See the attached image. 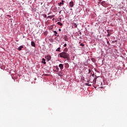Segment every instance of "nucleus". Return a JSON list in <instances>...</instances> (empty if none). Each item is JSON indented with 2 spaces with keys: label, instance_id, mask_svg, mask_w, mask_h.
I'll return each instance as SVG.
<instances>
[{
  "label": "nucleus",
  "instance_id": "f257e3e1",
  "mask_svg": "<svg viewBox=\"0 0 127 127\" xmlns=\"http://www.w3.org/2000/svg\"><path fill=\"white\" fill-rule=\"evenodd\" d=\"M60 57L61 58H64V59H67V60H69V58H70V55L69 54L63 52L59 54Z\"/></svg>",
  "mask_w": 127,
  "mask_h": 127
},
{
  "label": "nucleus",
  "instance_id": "f03ea898",
  "mask_svg": "<svg viewBox=\"0 0 127 127\" xmlns=\"http://www.w3.org/2000/svg\"><path fill=\"white\" fill-rule=\"evenodd\" d=\"M45 59H47V61H50L51 60V56L47 55L45 57Z\"/></svg>",
  "mask_w": 127,
  "mask_h": 127
},
{
  "label": "nucleus",
  "instance_id": "7ed1b4c3",
  "mask_svg": "<svg viewBox=\"0 0 127 127\" xmlns=\"http://www.w3.org/2000/svg\"><path fill=\"white\" fill-rule=\"evenodd\" d=\"M59 67L60 68L61 70H63V68H64V65L63 64H60L59 65Z\"/></svg>",
  "mask_w": 127,
  "mask_h": 127
},
{
  "label": "nucleus",
  "instance_id": "20e7f679",
  "mask_svg": "<svg viewBox=\"0 0 127 127\" xmlns=\"http://www.w3.org/2000/svg\"><path fill=\"white\" fill-rule=\"evenodd\" d=\"M64 41H68V40H69V39L66 35L64 36Z\"/></svg>",
  "mask_w": 127,
  "mask_h": 127
},
{
  "label": "nucleus",
  "instance_id": "39448f33",
  "mask_svg": "<svg viewBox=\"0 0 127 127\" xmlns=\"http://www.w3.org/2000/svg\"><path fill=\"white\" fill-rule=\"evenodd\" d=\"M73 6H74V2L70 1L69 2V6H70V7H73Z\"/></svg>",
  "mask_w": 127,
  "mask_h": 127
},
{
  "label": "nucleus",
  "instance_id": "423d86ee",
  "mask_svg": "<svg viewBox=\"0 0 127 127\" xmlns=\"http://www.w3.org/2000/svg\"><path fill=\"white\" fill-rule=\"evenodd\" d=\"M54 35L55 36H57V37H59V34H58V33H57V31H54ZM58 34V35H57Z\"/></svg>",
  "mask_w": 127,
  "mask_h": 127
},
{
  "label": "nucleus",
  "instance_id": "0eeeda50",
  "mask_svg": "<svg viewBox=\"0 0 127 127\" xmlns=\"http://www.w3.org/2000/svg\"><path fill=\"white\" fill-rule=\"evenodd\" d=\"M62 4H64V0H62V2H60V3H58V5L59 6H61V5Z\"/></svg>",
  "mask_w": 127,
  "mask_h": 127
},
{
  "label": "nucleus",
  "instance_id": "6e6552de",
  "mask_svg": "<svg viewBox=\"0 0 127 127\" xmlns=\"http://www.w3.org/2000/svg\"><path fill=\"white\" fill-rule=\"evenodd\" d=\"M23 48V46H20V47H19L17 49L18 50H19V51H21V49Z\"/></svg>",
  "mask_w": 127,
  "mask_h": 127
},
{
  "label": "nucleus",
  "instance_id": "1a4fd4ad",
  "mask_svg": "<svg viewBox=\"0 0 127 127\" xmlns=\"http://www.w3.org/2000/svg\"><path fill=\"white\" fill-rule=\"evenodd\" d=\"M45 61L46 60L44 58H43L42 63H43V64H46V62Z\"/></svg>",
  "mask_w": 127,
  "mask_h": 127
},
{
  "label": "nucleus",
  "instance_id": "9d476101",
  "mask_svg": "<svg viewBox=\"0 0 127 127\" xmlns=\"http://www.w3.org/2000/svg\"><path fill=\"white\" fill-rule=\"evenodd\" d=\"M101 4L102 5H103V6H106V2L105 1H103L101 2Z\"/></svg>",
  "mask_w": 127,
  "mask_h": 127
},
{
  "label": "nucleus",
  "instance_id": "9b49d317",
  "mask_svg": "<svg viewBox=\"0 0 127 127\" xmlns=\"http://www.w3.org/2000/svg\"><path fill=\"white\" fill-rule=\"evenodd\" d=\"M31 45H32V46H33V47H35V43H34V42H33V41H32Z\"/></svg>",
  "mask_w": 127,
  "mask_h": 127
},
{
  "label": "nucleus",
  "instance_id": "f8f14e48",
  "mask_svg": "<svg viewBox=\"0 0 127 127\" xmlns=\"http://www.w3.org/2000/svg\"><path fill=\"white\" fill-rule=\"evenodd\" d=\"M112 31H113V30H107V33H112Z\"/></svg>",
  "mask_w": 127,
  "mask_h": 127
},
{
  "label": "nucleus",
  "instance_id": "ddd939ff",
  "mask_svg": "<svg viewBox=\"0 0 127 127\" xmlns=\"http://www.w3.org/2000/svg\"><path fill=\"white\" fill-rule=\"evenodd\" d=\"M54 15H52V16H48V17H47V18H53V17H54Z\"/></svg>",
  "mask_w": 127,
  "mask_h": 127
},
{
  "label": "nucleus",
  "instance_id": "4468645a",
  "mask_svg": "<svg viewBox=\"0 0 127 127\" xmlns=\"http://www.w3.org/2000/svg\"><path fill=\"white\" fill-rule=\"evenodd\" d=\"M56 69L57 72H58L59 71V67H58V65L56 66Z\"/></svg>",
  "mask_w": 127,
  "mask_h": 127
},
{
  "label": "nucleus",
  "instance_id": "2eb2a0df",
  "mask_svg": "<svg viewBox=\"0 0 127 127\" xmlns=\"http://www.w3.org/2000/svg\"><path fill=\"white\" fill-rule=\"evenodd\" d=\"M58 25H60V26H62L63 25V24L60 22H58Z\"/></svg>",
  "mask_w": 127,
  "mask_h": 127
},
{
  "label": "nucleus",
  "instance_id": "dca6fc26",
  "mask_svg": "<svg viewBox=\"0 0 127 127\" xmlns=\"http://www.w3.org/2000/svg\"><path fill=\"white\" fill-rule=\"evenodd\" d=\"M73 26H74L75 28H77V24L76 23H74V25H73Z\"/></svg>",
  "mask_w": 127,
  "mask_h": 127
},
{
  "label": "nucleus",
  "instance_id": "f3484780",
  "mask_svg": "<svg viewBox=\"0 0 127 127\" xmlns=\"http://www.w3.org/2000/svg\"><path fill=\"white\" fill-rule=\"evenodd\" d=\"M111 34H112V33H109L108 34L107 36L109 37L111 36Z\"/></svg>",
  "mask_w": 127,
  "mask_h": 127
},
{
  "label": "nucleus",
  "instance_id": "a211bd4d",
  "mask_svg": "<svg viewBox=\"0 0 127 127\" xmlns=\"http://www.w3.org/2000/svg\"><path fill=\"white\" fill-rule=\"evenodd\" d=\"M56 51L58 52H59V51H60V48H58L57 50Z\"/></svg>",
  "mask_w": 127,
  "mask_h": 127
},
{
  "label": "nucleus",
  "instance_id": "6ab92c4d",
  "mask_svg": "<svg viewBox=\"0 0 127 127\" xmlns=\"http://www.w3.org/2000/svg\"><path fill=\"white\" fill-rule=\"evenodd\" d=\"M80 46H82V47H84V46H85V45H84L83 43H81Z\"/></svg>",
  "mask_w": 127,
  "mask_h": 127
},
{
  "label": "nucleus",
  "instance_id": "aec40b11",
  "mask_svg": "<svg viewBox=\"0 0 127 127\" xmlns=\"http://www.w3.org/2000/svg\"><path fill=\"white\" fill-rule=\"evenodd\" d=\"M65 65L66 67H69V64L68 63H66L65 64Z\"/></svg>",
  "mask_w": 127,
  "mask_h": 127
},
{
  "label": "nucleus",
  "instance_id": "412c9836",
  "mask_svg": "<svg viewBox=\"0 0 127 127\" xmlns=\"http://www.w3.org/2000/svg\"><path fill=\"white\" fill-rule=\"evenodd\" d=\"M66 46H67V44H64V47H66Z\"/></svg>",
  "mask_w": 127,
  "mask_h": 127
},
{
  "label": "nucleus",
  "instance_id": "4be33fe9",
  "mask_svg": "<svg viewBox=\"0 0 127 127\" xmlns=\"http://www.w3.org/2000/svg\"><path fill=\"white\" fill-rule=\"evenodd\" d=\"M44 17H45V18H46V17H47V15L46 14H45V15H44Z\"/></svg>",
  "mask_w": 127,
  "mask_h": 127
},
{
  "label": "nucleus",
  "instance_id": "5701e85b",
  "mask_svg": "<svg viewBox=\"0 0 127 127\" xmlns=\"http://www.w3.org/2000/svg\"><path fill=\"white\" fill-rule=\"evenodd\" d=\"M93 81H94V82H96V81H97V78L94 79L93 80Z\"/></svg>",
  "mask_w": 127,
  "mask_h": 127
},
{
  "label": "nucleus",
  "instance_id": "b1692460",
  "mask_svg": "<svg viewBox=\"0 0 127 127\" xmlns=\"http://www.w3.org/2000/svg\"><path fill=\"white\" fill-rule=\"evenodd\" d=\"M86 85H87V86H91V84H90L89 83H87Z\"/></svg>",
  "mask_w": 127,
  "mask_h": 127
},
{
  "label": "nucleus",
  "instance_id": "393cba45",
  "mask_svg": "<svg viewBox=\"0 0 127 127\" xmlns=\"http://www.w3.org/2000/svg\"><path fill=\"white\" fill-rule=\"evenodd\" d=\"M91 72V69H89V73H90Z\"/></svg>",
  "mask_w": 127,
  "mask_h": 127
},
{
  "label": "nucleus",
  "instance_id": "a878e982",
  "mask_svg": "<svg viewBox=\"0 0 127 127\" xmlns=\"http://www.w3.org/2000/svg\"><path fill=\"white\" fill-rule=\"evenodd\" d=\"M59 31H61V29H59Z\"/></svg>",
  "mask_w": 127,
  "mask_h": 127
},
{
  "label": "nucleus",
  "instance_id": "bb28decb",
  "mask_svg": "<svg viewBox=\"0 0 127 127\" xmlns=\"http://www.w3.org/2000/svg\"><path fill=\"white\" fill-rule=\"evenodd\" d=\"M65 50H66V51H67V49L65 48Z\"/></svg>",
  "mask_w": 127,
  "mask_h": 127
},
{
  "label": "nucleus",
  "instance_id": "cd10ccee",
  "mask_svg": "<svg viewBox=\"0 0 127 127\" xmlns=\"http://www.w3.org/2000/svg\"><path fill=\"white\" fill-rule=\"evenodd\" d=\"M53 20H54V19H53Z\"/></svg>",
  "mask_w": 127,
  "mask_h": 127
},
{
  "label": "nucleus",
  "instance_id": "c85d7f7f",
  "mask_svg": "<svg viewBox=\"0 0 127 127\" xmlns=\"http://www.w3.org/2000/svg\"><path fill=\"white\" fill-rule=\"evenodd\" d=\"M79 43L80 44V43H81V42H79Z\"/></svg>",
  "mask_w": 127,
  "mask_h": 127
}]
</instances>
